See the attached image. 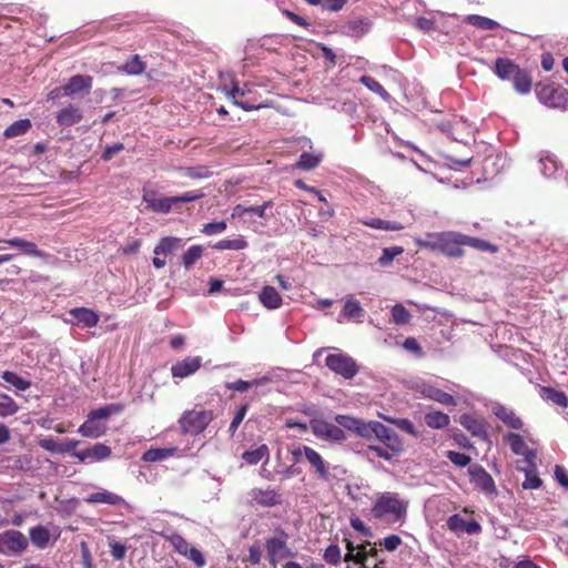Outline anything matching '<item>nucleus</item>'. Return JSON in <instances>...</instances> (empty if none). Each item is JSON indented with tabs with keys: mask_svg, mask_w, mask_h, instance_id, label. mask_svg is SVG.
Returning a JSON list of instances; mask_svg holds the SVG:
<instances>
[{
	"mask_svg": "<svg viewBox=\"0 0 568 568\" xmlns=\"http://www.w3.org/2000/svg\"><path fill=\"white\" fill-rule=\"evenodd\" d=\"M407 508L408 503L400 499L397 493L385 491L377 495L372 514L377 519L394 524L405 519Z\"/></svg>",
	"mask_w": 568,
	"mask_h": 568,
	"instance_id": "nucleus-1",
	"label": "nucleus"
},
{
	"mask_svg": "<svg viewBox=\"0 0 568 568\" xmlns=\"http://www.w3.org/2000/svg\"><path fill=\"white\" fill-rule=\"evenodd\" d=\"M202 197H204L202 190H192L181 195L164 197H159L155 190L144 187L142 191V201L145 203L146 209L161 214L170 213L173 207L178 209V205L181 203L194 202Z\"/></svg>",
	"mask_w": 568,
	"mask_h": 568,
	"instance_id": "nucleus-2",
	"label": "nucleus"
},
{
	"mask_svg": "<svg viewBox=\"0 0 568 568\" xmlns=\"http://www.w3.org/2000/svg\"><path fill=\"white\" fill-rule=\"evenodd\" d=\"M214 419L212 410H186L179 419V425L183 434L199 435Z\"/></svg>",
	"mask_w": 568,
	"mask_h": 568,
	"instance_id": "nucleus-3",
	"label": "nucleus"
},
{
	"mask_svg": "<svg viewBox=\"0 0 568 568\" xmlns=\"http://www.w3.org/2000/svg\"><path fill=\"white\" fill-rule=\"evenodd\" d=\"M28 538L19 530L8 529L0 532V555L14 557L27 550Z\"/></svg>",
	"mask_w": 568,
	"mask_h": 568,
	"instance_id": "nucleus-4",
	"label": "nucleus"
},
{
	"mask_svg": "<svg viewBox=\"0 0 568 568\" xmlns=\"http://www.w3.org/2000/svg\"><path fill=\"white\" fill-rule=\"evenodd\" d=\"M428 239L439 240V252L449 257H462L465 254L463 248V234L458 232L428 233Z\"/></svg>",
	"mask_w": 568,
	"mask_h": 568,
	"instance_id": "nucleus-5",
	"label": "nucleus"
},
{
	"mask_svg": "<svg viewBox=\"0 0 568 568\" xmlns=\"http://www.w3.org/2000/svg\"><path fill=\"white\" fill-rule=\"evenodd\" d=\"M326 366L345 379H352L359 371L355 359L344 353L329 354L325 358Z\"/></svg>",
	"mask_w": 568,
	"mask_h": 568,
	"instance_id": "nucleus-6",
	"label": "nucleus"
},
{
	"mask_svg": "<svg viewBox=\"0 0 568 568\" xmlns=\"http://www.w3.org/2000/svg\"><path fill=\"white\" fill-rule=\"evenodd\" d=\"M276 534V536L267 538L265 541L267 559L270 565L273 567H275L283 558L292 556L287 546L288 535L283 529H278Z\"/></svg>",
	"mask_w": 568,
	"mask_h": 568,
	"instance_id": "nucleus-7",
	"label": "nucleus"
},
{
	"mask_svg": "<svg viewBox=\"0 0 568 568\" xmlns=\"http://www.w3.org/2000/svg\"><path fill=\"white\" fill-rule=\"evenodd\" d=\"M311 428L316 437L325 440L341 443L346 439L344 430L338 425L323 419H313Z\"/></svg>",
	"mask_w": 568,
	"mask_h": 568,
	"instance_id": "nucleus-8",
	"label": "nucleus"
},
{
	"mask_svg": "<svg viewBox=\"0 0 568 568\" xmlns=\"http://www.w3.org/2000/svg\"><path fill=\"white\" fill-rule=\"evenodd\" d=\"M413 389L422 397L435 400L445 406H455L457 404L453 395L426 382L416 383Z\"/></svg>",
	"mask_w": 568,
	"mask_h": 568,
	"instance_id": "nucleus-9",
	"label": "nucleus"
},
{
	"mask_svg": "<svg viewBox=\"0 0 568 568\" xmlns=\"http://www.w3.org/2000/svg\"><path fill=\"white\" fill-rule=\"evenodd\" d=\"M468 474L470 476V481L474 483L475 486L484 494L495 495L497 493L493 477L481 465H471L468 468Z\"/></svg>",
	"mask_w": 568,
	"mask_h": 568,
	"instance_id": "nucleus-10",
	"label": "nucleus"
},
{
	"mask_svg": "<svg viewBox=\"0 0 568 568\" xmlns=\"http://www.w3.org/2000/svg\"><path fill=\"white\" fill-rule=\"evenodd\" d=\"M375 429L374 438L384 444V446L390 448L393 452H403V440L393 429L386 427L381 422H377Z\"/></svg>",
	"mask_w": 568,
	"mask_h": 568,
	"instance_id": "nucleus-11",
	"label": "nucleus"
},
{
	"mask_svg": "<svg viewBox=\"0 0 568 568\" xmlns=\"http://www.w3.org/2000/svg\"><path fill=\"white\" fill-rule=\"evenodd\" d=\"M460 425L474 437L486 439L488 437L487 424L483 417L471 414H463L459 417Z\"/></svg>",
	"mask_w": 568,
	"mask_h": 568,
	"instance_id": "nucleus-12",
	"label": "nucleus"
},
{
	"mask_svg": "<svg viewBox=\"0 0 568 568\" xmlns=\"http://www.w3.org/2000/svg\"><path fill=\"white\" fill-rule=\"evenodd\" d=\"M447 528L455 532L456 535H460L463 532H467L469 535H476L480 532L481 526L476 520L466 521L460 515L455 514L452 515L447 519Z\"/></svg>",
	"mask_w": 568,
	"mask_h": 568,
	"instance_id": "nucleus-13",
	"label": "nucleus"
},
{
	"mask_svg": "<svg viewBox=\"0 0 568 568\" xmlns=\"http://www.w3.org/2000/svg\"><path fill=\"white\" fill-rule=\"evenodd\" d=\"M112 454L111 448L103 444L97 443L92 447H89L81 452H73V456L77 457L80 462L91 460V462H101L109 458Z\"/></svg>",
	"mask_w": 568,
	"mask_h": 568,
	"instance_id": "nucleus-14",
	"label": "nucleus"
},
{
	"mask_svg": "<svg viewBox=\"0 0 568 568\" xmlns=\"http://www.w3.org/2000/svg\"><path fill=\"white\" fill-rule=\"evenodd\" d=\"M201 366L202 358L200 356L186 357L172 365L171 374L173 377L185 378L199 371Z\"/></svg>",
	"mask_w": 568,
	"mask_h": 568,
	"instance_id": "nucleus-15",
	"label": "nucleus"
},
{
	"mask_svg": "<svg viewBox=\"0 0 568 568\" xmlns=\"http://www.w3.org/2000/svg\"><path fill=\"white\" fill-rule=\"evenodd\" d=\"M505 440L514 454L524 455L526 463L528 465H532V460L535 459L536 454L535 452L528 449L521 435L517 433H508L505 436Z\"/></svg>",
	"mask_w": 568,
	"mask_h": 568,
	"instance_id": "nucleus-16",
	"label": "nucleus"
},
{
	"mask_svg": "<svg viewBox=\"0 0 568 568\" xmlns=\"http://www.w3.org/2000/svg\"><path fill=\"white\" fill-rule=\"evenodd\" d=\"M250 495L252 501L262 507H273L282 503L281 495L273 488H254Z\"/></svg>",
	"mask_w": 568,
	"mask_h": 568,
	"instance_id": "nucleus-17",
	"label": "nucleus"
},
{
	"mask_svg": "<svg viewBox=\"0 0 568 568\" xmlns=\"http://www.w3.org/2000/svg\"><path fill=\"white\" fill-rule=\"evenodd\" d=\"M539 95L541 99H545L547 104L555 108L565 105L568 102V92L560 87L546 85L539 91Z\"/></svg>",
	"mask_w": 568,
	"mask_h": 568,
	"instance_id": "nucleus-18",
	"label": "nucleus"
},
{
	"mask_svg": "<svg viewBox=\"0 0 568 568\" xmlns=\"http://www.w3.org/2000/svg\"><path fill=\"white\" fill-rule=\"evenodd\" d=\"M303 454L307 462L315 468L320 479L328 480L329 471L328 466L323 457L315 449L308 446H303Z\"/></svg>",
	"mask_w": 568,
	"mask_h": 568,
	"instance_id": "nucleus-19",
	"label": "nucleus"
},
{
	"mask_svg": "<svg viewBox=\"0 0 568 568\" xmlns=\"http://www.w3.org/2000/svg\"><path fill=\"white\" fill-rule=\"evenodd\" d=\"M92 87V77L77 74L69 79L68 83L63 85V94L67 97L74 95L83 91H90Z\"/></svg>",
	"mask_w": 568,
	"mask_h": 568,
	"instance_id": "nucleus-20",
	"label": "nucleus"
},
{
	"mask_svg": "<svg viewBox=\"0 0 568 568\" xmlns=\"http://www.w3.org/2000/svg\"><path fill=\"white\" fill-rule=\"evenodd\" d=\"M495 416L501 420L507 427L511 429H523L524 422L523 419L515 413V410L504 406L498 405L494 408Z\"/></svg>",
	"mask_w": 568,
	"mask_h": 568,
	"instance_id": "nucleus-21",
	"label": "nucleus"
},
{
	"mask_svg": "<svg viewBox=\"0 0 568 568\" xmlns=\"http://www.w3.org/2000/svg\"><path fill=\"white\" fill-rule=\"evenodd\" d=\"M539 396L545 402L551 403L562 409L568 408V395L562 390L550 386H540Z\"/></svg>",
	"mask_w": 568,
	"mask_h": 568,
	"instance_id": "nucleus-22",
	"label": "nucleus"
},
{
	"mask_svg": "<svg viewBox=\"0 0 568 568\" xmlns=\"http://www.w3.org/2000/svg\"><path fill=\"white\" fill-rule=\"evenodd\" d=\"M84 501L87 504H106L111 506H123L125 505V499L114 493L108 491V490H101L93 494H90L88 497L84 498Z\"/></svg>",
	"mask_w": 568,
	"mask_h": 568,
	"instance_id": "nucleus-23",
	"label": "nucleus"
},
{
	"mask_svg": "<svg viewBox=\"0 0 568 568\" xmlns=\"http://www.w3.org/2000/svg\"><path fill=\"white\" fill-rule=\"evenodd\" d=\"M69 314L77 320V324L88 328L97 326L100 320L93 310L87 307H74L70 310Z\"/></svg>",
	"mask_w": 568,
	"mask_h": 568,
	"instance_id": "nucleus-24",
	"label": "nucleus"
},
{
	"mask_svg": "<svg viewBox=\"0 0 568 568\" xmlns=\"http://www.w3.org/2000/svg\"><path fill=\"white\" fill-rule=\"evenodd\" d=\"M83 115L81 110L72 104L60 110L57 114V122L62 126H71L79 123Z\"/></svg>",
	"mask_w": 568,
	"mask_h": 568,
	"instance_id": "nucleus-25",
	"label": "nucleus"
},
{
	"mask_svg": "<svg viewBox=\"0 0 568 568\" xmlns=\"http://www.w3.org/2000/svg\"><path fill=\"white\" fill-rule=\"evenodd\" d=\"M0 242L6 243L11 247L19 248L22 253H24L27 255L36 256V257L42 256V252L38 250L37 244L33 242L27 241L24 239L13 237V239L0 240Z\"/></svg>",
	"mask_w": 568,
	"mask_h": 568,
	"instance_id": "nucleus-26",
	"label": "nucleus"
},
{
	"mask_svg": "<svg viewBox=\"0 0 568 568\" xmlns=\"http://www.w3.org/2000/svg\"><path fill=\"white\" fill-rule=\"evenodd\" d=\"M519 67L507 58H498L495 61L494 72L501 80H511Z\"/></svg>",
	"mask_w": 568,
	"mask_h": 568,
	"instance_id": "nucleus-27",
	"label": "nucleus"
},
{
	"mask_svg": "<svg viewBox=\"0 0 568 568\" xmlns=\"http://www.w3.org/2000/svg\"><path fill=\"white\" fill-rule=\"evenodd\" d=\"M258 298L260 302L268 310L278 308L282 305V297L280 293L270 285L262 288Z\"/></svg>",
	"mask_w": 568,
	"mask_h": 568,
	"instance_id": "nucleus-28",
	"label": "nucleus"
},
{
	"mask_svg": "<svg viewBox=\"0 0 568 568\" xmlns=\"http://www.w3.org/2000/svg\"><path fill=\"white\" fill-rule=\"evenodd\" d=\"M31 542L39 549H44L50 542V531L42 525L32 527L29 531Z\"/></svg>",
	"mask_w": 568,
	"mask_h": 568,
	"instance_id": "nucleus-29",
	"label": "nucleus"
},
{
	"mask_svg": "<svg viewBox=\"0 0 568 568\" xmlns=\"http://www.w3.org/2000/svg\"><path fill=\"white\" fill-rule=\"evenodd\" d=\"M323 161L322 153H310L303 152L297 162L295 163V168L301 171H310L316 169L321 162Z\"/></svg>",
	"mask_w": 568,
	"mask_h": 568,
	"instance_id": "nucleus-30",
	"label": "nucleus"
},
{
	"mask_svg": "<svg viewBox=\"0 0 568 568\" xmlns=\"http://www.w3.org/2000/svg\"><path fill=\"white\" fill-rule=\"evenodd\" d=\"M176 453V447L170 448H150L143 453L141 459L145 463H155L168 459L174 456Z\"/></svg>",
	"mask_w": 568,
	"mask_h": 568,
	"instance_id": "nucleus-31",
	"label": "nucleus"
},
{
	"mask_svg": "<svg viewBox=\"0 0 568 568\" xmlns=\"http://www.w3.org/2000/svg\"><path fill=\"white\" fill-rule=\"evenodd\" d=\"M425 424L433 429H443L450 423V418L447 414L440 410H433L426 413L424 416Z\"/></svg>",
	"mask_w": 568,
	"mask_h": 568,
	"instance_id": "nucleus-32",
	"label": "nucleus"
},
{
	"mask_svg": "<svg viewBox=\"0 0 568 568\" xmlns=\"http://www.w3.org/2000/svg\"><path fill=\"white\" fill-rule=\"evenodd\" d=\"M359 223L376 230L383 231H400L404 225L396 221H386L382 219H362Z\"/></svg>",
	"mask_w": 568,
	"mask_h": 568,
	"instance_id": "nucleus-33",
	"label": "nucleus"
},
{
	"mask_svg": "<svg viewBox=\"0 0 568 568\" xmlns=\"http://www.w3.org/2000/svg\"><path fill=\"white\" fill-rule=\"evenodd\" d=\"M511 80L513 85L518 93L527 94L530 92L532 80L526 70L519 68Z\"/></svg>",
	"mask_w": 568,
	"mask_h": 568,
	"instance_id": "nucleus-34",
	"label": "nucleus"
},
{
	"mask_svg": "<svg viewBox=\"0 0 568 568\" xmlns=\"http://www.w3.org/2000/svg\"><path fill=\"white\" fill-rule=\"evenodd\" d=\"M182 244V240L175 236L162 237L159 244L154 247L155 255H168L178 250Z\"/></svg>",
	"mask_w": 568,
	"mask_h": 568,
	"instance_id": "nucleus-35",
	"label": "nucleus"
},
{
	"mask_svg": "<svg viewBox=\"0 0 568 568\" xmlns=\"http://www.w3.org/2000/svg\"><path fill=\"white\" fill-rule=\"evenodd\" d=\"M463 240H464V246H469V247H473V248H475L477 251H481V252H490L493 254L498 252V246L488 241H485V240H481L478 237L468 236L465 234H463Z\"/></svg>",
	"mask_w": 568,
	"mask_h": 568,
	"instance_id": "nucleus-36",
	"label": "nucleus"
},
{
	"mask_svg": "<svg viewBox=\"0 0 568 568\" xmlns=\"http://www.w3.org/2000/svg\"><path fill=\"white\" fill-rule=\"evenodd\" d=\"M32 124L29 119H20L10 124L3 132L7 139H12L27 133L31 129Z\"/></svg>",
	"mask_w": 568,
	"mask_h": 568,
	"instance_id": "nucleus-37",
	"label": "nucleus"
},
{
	"mask_svg": "<svg viewBox=\"0 0 568 568\" xmlns=\"http://www.w3.org/2000/svg\"><path fill=\"white\" fill-rule=\"evenodd\" d=\"M119 70L126 74L140 75L145 70V63L139 54H134L123 65H121Z\"/></svg>",
	"mask_w": 568,
	"mask_h": 568,
	"instance_id": "nucleus-38",
	"label": "nucleus"
},
{
	"mask_svg": "<svg viewBox=\"0 0 568 568\" xmlns=\"http://www.w3.org/2000/svg\"><path fill=\"white\" fill-rule=\"evenodd\" d=\"M385 422L395 425L400 430L412 435L417 438L419 436L418 430L415 428L414 424L408 418H396L386 415H379Z\"/></svg>",
	"mask_w": 568,
	"mask_h": 568,
	"instance_id": "nucleus-39",
	"label": "nucleus"
},
{
	"mask_svg": "<svg viewBox=\"0 0 568 568\" xmlns=\"http://www.w3.org/2000/svg\"><path fill=\"white\" fill-rule=\"evenodd\" d=\"M95 419H88L79 427V433L87 438H98L103 435L104 427L95 423Z\"/></svg>",
	"mask_w": 568,
	"mask_h": 568,
	"instance_id": "nucleus-40",
	"label": "nucleus"
},
{
	"mask_svg": "<svg viewBox=\"0 0 568 568\" xmlns=\"http://www.w3.org/2000/svg\"><path fill=\"white\" fill-rule=\"evenodd\" d=\"M270 450L268 447L263 444L256 449L253 450H246L242 454L243 460H245L250 465H256L262 459H268Z\"/></svg>",
	"mask_w": 568,
	"mask_h": 568,
	"instance_id": "nucleus-41",
	"label": "nucleus"
},
{
	"mask_svg": "<svg viewBox=\"0 0 568 568\" xmlns=\"http://www.w3.org/2000/svg\"><path fill=\"white\" fill-rule=\"evenodd\" d=\"M19 405L8 394L0 393V417H9L19 412Z\"/></svg>",
	"mask_w": 568,
	"mask_h": 568,
	"instance_id": "nucleus-42",
	"label": "nucleus"
},
{
	"mask_svg": "<svg viewBox=\"0 0 568 568\" xmlns=\"http://www.w3.org/2000/svg\"><path fill=\"white\" fill-rule=\"evenodd\" d=\"M212 247L216 251H241L247 247V242L242 236H239L237 239L233 240H221L216 242Z\"/></svg>",
	"mask_w": 568,
	"mask_h": 568,
	"instance_id": "nucleus-43",
	"label": "nucleus"
},
{
	"mask_svg": "<svg viewBox=\"0 0 568 568\" xmlns=\"http://www.w3.org/2000/svg\"><path fill=\"white\" fill-rule=\"evenodd\" d=\"M203 246L202 245H192L190 246L185 253L182 255V265L189 270L191 268L202 256Z\"/></svg>",
	"mask_w": 568,
	"mask_h": 568,
	"instance_id": "nucleus-44",
	"label": "nucleus"
},
{
	"mask_svg": "<svg viewBox=\"0 0 568 568\" xmlns=\"http://www.w3.org/2000/svg\"><path fill=\"white\" fill-rule=\"evenodd\" d=\"M364 310L361 306V303L353 297H348L345 301V305L343 308V314L347 318H362L364 316Z\"/></svg>",
	"mask_w": 568,
	"mask_h": 568,
	"instance_id": "nucleus-45",
	"label": "nucleus"
},
{
	"mask_svg": "<svg viewBox=\"0 0 568 568\" xmlns=\"http://www.w3.org/2000/svg\"><path fill=\"white\" fill-rule=\"evenodd\" d=\"M369 22L366 19H355L347 22L345 33L352 37H361L367 32Z\"/></svg>",
	"mask_w": 568,
	"mask_h": 568,
	"instance_id": "nucleus-46",
	"label": "nucleus"
},
{
	"mask_svg": "<svg viewBox=\"0 0 568 568\" xmlns=\"http://www.w3.org/2000/svg\"><path fill=\"white\" fill-rule=\"evenodd\" d=\"M523 470L526 474V478L523 481L524 489H537L542 485V480L536 474V466L534 463H532V465H528L527 469H523Z\"/></svg>",
	"mask_w": 568,
	"mask_h": 568,
	"instance_id": "nucleus-47",
	"label": "nucleus"
},
{
	"mask_svg": "<svg viewBox=\"0 0 568 568\" xmlns=\"http://www.w3.org/2000/svg\"><path fill=\"white\" fill-rule=\"evenodd\" d=\"M2 379L12 386H14L19 390H27L30 388L31 383L22 377H20L14 372L4 371L1 375Z\"/></svg>",
	"mask_w": 568,
	"mask_h": 568,
	"instance_id": "nucleus-48",
	"label": "nucleus"
},
{
	"mask_svg": "<svg viewBox=\"0 0 568 568\" xmlns=\"http://www.w3.org/2000/svg\"><path fill=\"white\" fill-rule=\"evenodd\" d=\"M122 410L121 405L110 404L104 407H100L90 412L89 417L91 419H106L113 414H118Z\"/></svg>",
	"mask_w": 568,
	"mask_h": 568,
	"instance_id": "nucleus-49",
	"label": "nucleus"
},
{
	"mask_svg": "<svg viewBox=\"0 0 568 568\" xmlns=\"http://www.w3.org/2000/svg\"><path fill=\"white\" fill-rule=\"evenodd\" d=\"M359 82L362 84H364L369 91L374 92V93H377L378 95H381L383 99L387 100L389 98V94L388 92L383 88V85L377 81L375 80L374 78L369 77V75H363L361 79H359Z\"/></svg>",
	"mask_w": 568,
	"mask_h": 568,
	"instance_id": "nucleus-50",
	"label": "nucleus"
},
{
	"mask_svg": "<svg viewBox=\"0 0 568 568\" xmlns=\"http://www.w3.org/2000/svg\"><path fill=\"white\" fill-rule=\"evenodd\" d=\"M376 425L377 420L364 422L361 419L355 434L368 440L373 439L375 437Z\"/></svg>",
	"mask_w": 568,
	"mask_h": 568,
	"instance_id": "nucleus-51",
	"label": "nucleus"
},
{
	"mask_svg": "<svg viewBox=\"0 0 568 568\" xmlns=\"http://www.w3.org/2000/svg\"><path fill=\"white\" fill-rule=\"evenodd\" d=\"M183 172L187 178H190L192 180L205 179V178L211 176V174H212L210 169L205 165L184 168Z\"/></svg>",
	"mask_w": 568,
	"mask_h": 568,
	"instance_id": "nucleus-52",
	"label": "nucleus"
},
{
	"mask_svg": "<svg viewBox=\"0 0 568 568\" xmlns=\"http://www.w3.org/2000/svg\"><path fill=\"white\" fill-rule=\"evenodd\" d=\"M403 252H404V248L402 246L386 247L383 250V253H382L381 257L378 258V262L381 265L387 266L393 262V260L396 256L400 255Z\"/></svg>",
	"mask_w": 568,
	"mask_h": 568,
	"instance_id": "nucleus-53",
	"label": "nucleus"
},
{
	"mask_svg": "<svg viewBox=\"0 0 568 568\" xmlns=\"http://www.w3.org/2000/svg\"><path fill=\"white\" fill-rule=\"evenodd\" d=\"M367 452L374 454V456L383 458L385 460H390L394 456L399 455L402 452H393L387 446H377V445H368Z\"/></svg>",
	"mask_w": 568,
	"mask_h": 568,
	"instance_id": "nucleus-54",
	"label": "nucleus"
},
{
	"mask_svg": "<svg viewBox=\"0 0 568 568\" xmlns=\"http://www.w3.org/2000/svg\"><path fill=\"white\" fill-rule=\"evenodd\" d=\"M468 21L475 27L483 30H494L498 27V23L489 18L481 16H470Z\"/></svg>",
	"mask_w": 568,
	"mask_h": 568,
	"instance_id": "nucleus-55",
	"label": "nucleus"
},
{
	"mask_svg": "<svg viewBox=\"0 0 568 568\" xmlns=\"http://www.w3.org/2000/svg\"><path fill=\"white\" fill-rule=\"evenodd\" d=\"M334 419L341 428L343 427L354 433L356 432V427L361 422V419L348 415H336Z\"/></svg>",
	"mask_w": 568,
	"mask_h": 568,
	"instance_id": "nucleus-56",
	"label": "nucleus"
},
{
	"mask_svg": "<svg viewBox=\"0 0 568 568\" xmlns=\"http://www.w3.org/2000/svg\"><path fill=\"white\" fill-rule=\"evenodd\" d=\"M393 321L396 324H407L410 320V314L402 304H396L392 308Z\"/></svg>",
	"mask_w": 568,
	"mask_h": 568,
	"instance_id": "nucleus-57",
	"label": "nucleus"
},
{
	"mask_svg": "<svg viewBox=\"0 0 568 568\" xmlns=\"http://www.w3.org/2000/svg\"><path fill=\"white\" fill-rule=\"evenodd\" d=\"M260 383H261L260 379H253V381L237 379L235 382L226 383L225 387L227 389L236 390V392H241L242 393V392L247 390L251 387L258 386Z\"/></svg>",
	"mask_w": 568,
	"mask_h": 568,
	"instance_id": "nucleus-58",
	"label": "nucleus"
},
{
	"mask_svg": "<svg viewBox=\"0 0 568 568\" xmlns=\"http://www.w3.org/2000/svg\"><path fill=\"white\" fill-rule=\"evenodd\" d=\"M169 541L173 546L175 551H178L182 556L186 555V551L192 546L179 534H173L172 536H170Z\"/></svg>",
	"mask_w": 568,
	"mask_h": 568,
	"instance_id": "nucleus-59",
	"label": "nucleus"
},
{
	"mask_svg": "<svg viewBox=\"0 0 568 568\" xmlns=\"http://www.w3.org/2000/svg\"><path fill=\"white\" fill-rule=\"evenodd\" d=\"M248 410V405L247 404H244L242 405L235 416L233 417L231 424H230V427H229V433L231 436H234V434L236 433L239 426L241 425V423L243 422L244 417L246 416V413Z\"/></svg>",
	"mask_w": 568,
	"mask_h": 568,
	"instance_id": "nucleus-60",
	"label": "nucleus"
},
{
	"mask_svg": "<svg viewBox=\"0 0 568 568\" xmlns=\"http://www.w3.org/2000/svg\"><path fill=\"white\" fill-rule=\"evenodd\" d=\"M230 95L234 100V104L240 106L244 111H252V110H255V109L260 108V106L250 104L248 102H243V101L236 100V97H243L244 95V91L241 90L237 84H233V88H232V90L230 92Z\"/></svg>",
	"mask_w": 568,
	"mask_h": 568,
	"instance_id": "nucleus-61",
	"label": "nucleus"
},
{
	"mask_svg": "<svg viewBox=\"0 0 568 568\" xmlns=\"http://www.w3.org/2000/svg\"><path fill=\"white\" fill-rule=\"evenodd\" d=\"M446 457L455 465V466H458V467H466L470 464L471 462V458L470 456L466 455V454H463V453H458V452H454V450H448L446 453Z\"/></svg>",
	"mask_w": 568,
	"mask_h": 568,
	"instance_id": "nucleus-62",
	"label": "nucleus"
},
{
	"mask_svg": "<svg viewBox=\"0 0 568 568\" xmlns=\"http://www.w3.org/2000/svg\"><path fill=\"white\" fill-rule=\"evenodd\" d=\"M324 559L331 565H337L341 561V549L337 545H329L324 552Z\"/></svg>",
	"mask_w": 568,
	"mask_h": 568,
	"instance_id": "nucleus-63",
	"label": "nucleus"
},
{
	"mask_svg": "<svg viewBox=\"0 0 568 568\" xmlns=\"http://www.w3.org/2000/svg\"><path fill=\"white\" fill-rule=\"evenodd\" d=\"M184 557L189 558L191 561L195 564L197 568H202L205 566V558L203 554L195 547L191 546L189 550L186 551V555Z\"/></svg>",
	"mask_w": 568,
	"mask_h": 568,
	"instance_id": "nucleus-64",
	"label": "nucleus"
}]
</instances>
